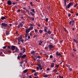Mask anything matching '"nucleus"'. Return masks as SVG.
<instances>
[{
	"label": "nucleus",
	"mask_w": 78,
	"mask_h": 78,
	"mask_svg": "<svg viewBox=\"0 0 78 78\" xmlns=\"http://www.w3.org/2000/svg\"><path fill=\"white\" fill-rule=\"evenodd\" d=\"M3 48L4 49H5V48H6V46H4V47H3Z\"/></svg>",
	"instance_id": "47"
},
{
	"label": "nucleus",
	"mask_w": 78,
	"mask_h": 78,
	"mask_svg": "<svg viewBox=\"0 0 78 78\" xmlns=\"http://www.w3.org/2000/svg\"><path fill=\"white\" fill-rule=\"evenodd\" d=\"M26 56H27V55H24L23 56H22L21 57V58H26Z\"/></svg>",
	"instance_id": "8"
},
{
	"label": "nucleus",
	"mask_w": 78,
	"mask_h": 78,
	"mask_svg": "<svg viewBox=\"0 0 78 78\" xmlns=\"http://www.w3.org/2000/svg\"><path fill=\"white\" fill-rule=\"evenodd\" d=\"M32 20H34V18H32Z\"/></svg>",
	"instance_id": "62"
},
{
	"label": "nucleus",
	"mask_w": 78,
	"mask_h": 78,
	"mask_svg": "<svg viewBox=\"0 0 78 78\" xmlns=\"http://www.w3.org/2000/svg\"><path fill=\"white\" fill-rule=\"evenodd\" d=\"M28 71V70L27 69H26L24 70V71L23 72V73H27Z\"/></svg>",
	"instance_id": "10"
},
{
	"label": "nucleus",
	"mask_w": 78,
	"mask_h": 78,
	"mask_svg": "<svg viewBox=\"0 0 78 78\" xmlns=\"http://www.w3.org/2000/svg\"><path fill=\"white\" fill-rule=\"evenodd\" d=\"M26 11L28 13H29V12H29V11L28 10L26 9Z\"/></svg>",
	"instance_id": "42"
},
{
	"label": "nucleus",
	"mask_w": 78,
	"mask_h": 78,
	"mask_svg": "<svg viewBox=\"0 0 78 78\" xmlns=\"http://www.w3.org/2000/svg\"><path fill=\"white\" fill-rule=\"evenodd\" d=\"M39 69H40V70H42V68L41 67V65H40L39 66Z\"/></svg>",
	"instance_id": "18"
},
{
	"label": "nucleus",
	"mask_w": 78,
	"mask_h": 78,
	"mask_svg": "<svg viewBox=\"0 0 78 78\" xmlns=\"http://www.w3.org/2000/svg\"><path fill=\"white\" fill-rule=\"evenodd\" d=\"M22 23H25V22L24 21H22L21 22Z\"/></svg>",
	"instance_id": "52"
},
{
	"label": "nucleus",
	"mask_w": 78,
	"mask_h": 78,
	"mask_svg": "<svg viewBox=\"0 0 78 78\" xmlns=\"http://www.w3.org/2000/svg\"><path fill=\"white\" fill-rule=\"evenodd\" d=\"M34 30L35 33H37V30L34 29Z\"/></svg>",
	"instance_id": "36"
},
{
	"label": "nucleus",
	"mask_w": 78,
	"mask_h": 78,
	"mask_svg": "<svg viewBox=\"0 0 78 78\" xmlns=\"http://www.w3.org/2000/svg\"><path fill=\"white\" fill-rule=\"evenodd\" d=\"M71 13H72V14H73V12L72 11H70Z\"/></svg>",
	"instance_id": "49"
},
{
	"label": "nucleus",
	"mask_w": 78,
	"mask_h": 78,
	"mask_svg": "<svg viewBox=\"0 0 78 78\" xmlns=\"http://www.w3.org/2000/svg\"><path fill=\"white\" fill-rule=\"evenodd\" d=\"M23 62L22 61V62H20V64H22V63H23Z\"/></svg>",
	"instance_id": "38"
},
{
	"label": "nucleus",
	"mask_w": 78,
	"mask_h": 78,
	"mask_svg": "<svg viewBox=\"0 0 78 78\" xmlns=\"http://www.w3.org/2000/svg\"><path fill=\"white\" fill-rule=\"evenodd\" d=\"M31 14V16H34V14H33V13L32 12H30Z\"/></svg>",
	"instance_id": "23"
},
{
	"label": "nucleus",
	"mask_w": 78,
	"mask_h": 78,
	"mask_svg": "<svg viewBox=\"0 0 78 78\" xmlns=\"http://www.w3.org/2000/svg\"><path fill=\"white\" fill-rule=\"evenodd\" d=\"M32 71L33 72H36V71L34 69H33L32 70Z\"/></svg>",
	"instance_id": "44"
},
{
	"label": "nucleus",
	"mask_w": 78,
	"mask_h": 78,
	"mask_svg": "<svg viewBox=\"0 0 78 78\" xmlns=\"http://www.w3.org/2000/svg\"><path fill=\"white\" fill-rule=\"evenodd\" d=\"M56 55H58V52H56Z\"/></svg>",
	"instance_id": "54"
},
{
	"label": "nucleus",
	"mask_w": 78,
	"mask_h": 78,
	"mask_svg": "<svg viewBox=\"0 0 78 78\" xmlns=\"http://www.w3.org/2000/svg\"><path fill=\"white\" fill-rule=\"evenodd\" d=\"M44 31L45 32H47V30H48V28H47V27L44 26Z\"/></svg>",
	"instance_id": "6"
},
{
	"label": "nucleus",
	"mask_w": 78,
	"mask_h": 78,
	"mask_svg": "<svg viewBox=\"0 0 78 78\" xmlns=\"http://www.w3.org/2000/svg\"><path fill=\"white\" fill-rule=\"evenodd\" d=\"M6 35H8V34H9V32H7V31H6Z\"/></svg>",
	"instance_id": "20"
},
{
	"label": "nucleus",
	"mask_w": 78,
	"mask_h": 78,
	"mask_svg": "<svg viewBox=\"0 0 78 78\" xmlns=\"http://www.w3.org/2000/svg\"><path fill=\"white\" fill-rule=\"evenodd\" d=\"M29 29H30V30H31L32 29H33V27H31L30 28H29Z\"/></svg>",
	"instance_id": "25"
},
{
	"label": "nucleus",
	"mask_w": 78,
	"mask_h": 78,
	"mask_svg": "<svg viewBox=\"0 0 78 78\" xmlns=\"http://www.w3.org/2000/svg\"><path fill=\"white\" fill-rule=\"evenodd\" d=\"M72 21H70L69 24H70V25H71L72 24Z\"/></svg>",
	"instance_id": "33"
},
{
	"label": "nucleus",
	"mask_w": 78,
	"mask_h": 78,
	"mask_svg": "<svg viewBox=\"0 0 78 78\" xmlns=\"http://www.w3.org/2000/svg\"><path fill=\"white\" fill-rule=\"evenodd\" d=\"M37 75V73H35V74H34V76H36V75Z\"/></svg>",
	"instance_id": "35"
},
{
	"label": "nucleus",
	"mask_w": 78,
	"mask_h": 78,
	"mask_svg": "<svg viewBox=\"0 0 78 78\" xmlns=\"http://www.w3.org/2000/svg\"><path fill=\"white\" fill-rule=\"evenodd\" d=\"M73 41L74 42H75L76 43H78V41H76V40H75L74 39H73Z\"/></svg>",
	"instance_id": "14"
},
{
	"label": "nucleus",
	"mask_w": 78,
	"mask_h": 78,
	"mask_svg": "<svg viewBox=\"0 0 78 78\" xmlns=\"http://www.w3.org/2000/svg\"><path fill=\"white\" fill-rule=\"evenodd\" d=\"M21 41L23 43V42H24V40H22Z\"/></svg>",
	"instance_id": "37"
},
{
	"label": "nucleus",
	"mask_w": 78,
	"mask_h": 78,
	"mask_svg": "<svg viewBox=\"0 0 78 78\" xmlns=\"http://www.w3.org/2000/svg\"><path fill=\"white\" fill-rule=\"evenodd\" d=\"M21 57H19V56H18L17 57V59H19Z\"/></svg>",
	"instance_id": "28"
},
{
	"label": "nucleus",
	"mask_w": 78,
	"mask_h": 78,
	"mask_svg": "<svg viewBox=\"0 0 78 78\" xmlns=\"http://www.w3.org/2000/svg\"><path fill=\"white\" fill-rule=\"evenodd\" d=\"M7 3L8 4V5H11L12 4V3L11 2V1H8L7 2Z\"/></svg>",
	"instance_id": "3"
},
{
	"label": "nucleus",
	"mask_w": 78,
	"mask_h": 78,
	"mask_svg": "<svg viewBox=\"0 0 78 78\" xmlns=\"http://www.w3.org/2000/svg\"><path fill=\"white\" fill-rule=\"evenodd\" d=\"M51 67H54V63H52L51 65Z\"/></svg>",
	"instance_id": "13"
},
{
	"label": "nucleus",
	"mask_w": 78,
	"mask_h": 78,
	"mask_svg": "<svg viewBox=\"0 0 78 78\" xmlns=\"http://www.w3.org/2000/svg\"><path fill=\"white\" fill-rule=\"evenodd\" d=\"M20 9H19V10H18V11H17V12H20Z\"/></svg>",
	"instance_id": "48"
},
{
	"label": "nucleus",
	"mask_w": 78,
	"mask_h": 78,
	"mask_svg": "<svg viewBox=\"0 0 78 78\" xmlns=\"http://www.w3.org/2000/svg\"><path fill=\"white\" fill-rule=\"evenodd\" d=\"M43 76L44 78H47V77H48V75H47V74L44 75Z\"/></svg>",
	"instance_id": "12"
},
{
	"label": "nucleus",
	"mask_w": 78,
	"mask_h": 78,
	"mask_svg": "<svg viewBox=\"0 0 78 78\" xmlns=\"http://www.w3.org/2000/svg\"><path fill=\"white\" fill-rule=\"evenodd\" d=\"M48 18H46V21L47 22H48Z\"/></svg>",
	"instance_id": "29"
},
{
	"label": "nucleus",
	"mask_w": 78,
	"mask_h": 78,
	"mask_svg": "<svg viewBox=\"0 0 78 78\" xmlns=\"http://www.w3.org/2000/svg\"><path fill=\"white\" fill-rule=\"evenodd\" d=\"M20 27H23V24H22V23L20 24Z\"/></svg>",
	"instance_id": "27"
},
{
	"label": "nucleus",
	"mask_w": 78,
	"mask_h": 78,
	"mask_svg": "<svg viewBox=\"0 0 78 78\" xmlns=\"http://www.w3.org/2000/svg\"><path fill=\"white\" fill-rule=\"evenodd\" d=\"M39 69V67H37V69Z\"/></svg>",
	"instance_id": "58"
},
{
	"label": "nucleus",
	"mask_w": 78,
	"mask_h": 78,
	"mask_svg": "<svg viewBox=\"0 0 78 78\" xmlns=\"http://www.w3.org/2000/svg\"><path fill=\"white\" fill-rule=\"evenodd\" d=\"M56 67H57V68L59 67V65H56Z\"/></svg>",
	"instance_id": "56"
},
{
	"label": "nucleus",
	"mask_w": 78,
	"mask_h": 78,
	"mask_svg": "<svg viewBox=\"0 0 78 78\" xmlns=\"http://www.w3.org/2000/svg\"><path fill=\"white\" fill-rule=\"evenodd\" d=\"M25 48H23V53H25Z\"/></svg>",
	"instance_id": "17"
},
{
	"label": "nucleus",
	"mask_w": 78,
	"mask_h": 78,
	"mask_svg": "<svg viewBox=\"0 0 78 78\" xmlns=\"http://www.w3.org/2000/svg\"><path fill=\"white\" fill-rule=\"evenodd\" d=\"M29 78H32V77H31V76H29Z\"/></svg>",
	"instance_id": "64"
},
{
	"label": "nucleus",
	"mask_w": 78,
	"mask_h": 78,
	"mask_svg": "<svg viewBox=\"0 0 78 78\" xmlns=\"http://www.w3.org/2000/svg\"><path fill=\"white\" fill-rule=\"evenodd\" d=\"M30 30H31V29H28L26 30V32L27 33H29L30 32Z\"/></svg>",
	"instance_id": "7"
},
{
	"label": "nucleus",
	"mask_w": 78,
	"mask_h": 78,
	"mask_svg": "<svg viewBox=\"0 0 78 78\" xmlns=\"http://www.w3.org/2000/svg\"><path fill=\"white\" fill-rule=\"evenodd\" d=\"M53 48V46L52 45H49V48L50 50H51V48Z\"/></svg>",
	"instance_id": "9"
},
{
	"label": "nucleus",
	"mask_w": 78,
	"mask_h": 78,
	"mask_svg": "<svg viewBox=\"0 0 78 78\" xmlns=\"http://www.w3.org/2000/svg\"><path fill=\"white\" fill-rule=\"evenodd\" d=\"M71 20V21H72V23H74V22H75V21L73 20V19Z\"/></svg>",
	"instance_id": "32"
},
{
	"label": "nucleus",
	"mask_w": 78,
	"mask_h": 78,
	"mask_svg": "<svg viewBox=\"0 0 78 78\" xmlns=\"http://www.w3.org/2000/svg\"><path fill=\"white\" fill-rule=\"evenodd\" d=\"M30 25H31V26H34V24H30Z\"/></svg>",
	"instance_id": "40"
},
{
	"label": "nucleus",
	"mask_w": 78,
	"mask_h": 78,
	"mask_svg": "<svg viewBox=\"0 0 78 78\" xmlns=\"http://www.w3.org/2000/svg\"><path fill=\"white\" fill-rule=\"evenodd\" d=\"M18 28H20V25H19L18 26Z\"/></svg>",
	"instance_id": "55"
},
{
	"label": "nucleus",
	"mask_w": 78,
	"mask_h": 78,
	"mask_svg": "<svg viewBox=\"0 0 78 78\" xmlns=\"http://www.w3.org/2000/svg\"><path fill=\"white\" fill-rule=\"evenodd\" d=\"M42 44V43H40L38 44H39V45H41V44Z\"/></svg>",
	"instance_id": "46"
},
{
	"label": "nucleus",
	"mask_w": 78,
	"mask_h": 78,
	"mask_svg": "<svg viewBox=\"0 0 78 78\" xmlns=\"http://www.w3.org/2000/svg\"><path fill=\"white\" fill-rule=\"evenodd\" d=\"M59 78H63V77H61L60 76H59Z\"/></svg>",
	"instance_id": "57"
},
{
	"label": "nucleus",
	"mask_w": 78,
	"mask_h": 78,
	"mask_svg": "<svg viewBox=\"0 0 78 78\" xmlns=\"http://www.w3.org/2000/svg\"><path fill=\"white\" fill-rule=\"evenodd\" d=\"M20 55H21V56H22V55H23V54H22V53H20Z\"/></svg>",
	"instance_id": "39"
},
{
	"label": "nucleus",
	"mask_w": 78,
	"mask_h": 78,
	"mask_svg": "<svg viewBox=\"0 0 78 78\" xmlns=\"http://www.w3.org/2000/svg\"><path fill=\"white\" fill-rule=\"evenodd\" d=\"M38 37V35H35L34 36V37Z\"/></svg>",
	"instance_id": "26"
},
{
	"label": "nucleus",
	"mask_w": 78,
	"mask_h": 78,
	"mask_svg": "<svg viewBox=\"0 0 78 78\" xmlns=\"http://www.w3.org/2000/svg\"><path fill=\"white\" fill-rule=\"evenodd\" d=\"M19 49H18L17 48H16V50L15 51V52H19Z\"/></svg>",
	"instance_id": "11"
},
{
	"label": "nucleus",
	"mask_w": 78,
	"mask_h": 78,
	"mask_svg": "<svg viewBox=\"0 0 78 78\" xmlns=\"http://www.w3.org/2000/svg\"><path fill=\"white\" fill-rule=\"evenodd\" d=\"M21 39H22V36H20L18 39V41L19 42L21 41Z\"/></svg>",
	"instance_id": "5"
},
{
	"label": "nucleus",
	"mask_w": 78,
	"mask_h": 78,
	"mask_svg": "<svg viewBox=\"0 0 78 78\" xmlns=\"http://www.w3.org/2000/svg\"><path fill=\"white\" fill-rule=\"evenodd\" d=\"M40 33H42V30H40L39 31Z\"/></svg>",
	"instance_id": "24"
},
{
	"label": "nucleus",
	"mask_w": 78,
	"mask_h": 78,
	"mask_svg": "<svg viewBox=\"0 0 78 78\" xmlns=\"http://www.w3.org/2000/svg\"><path fill=\"white\" fill-rule=\"evenodd\" d=\"M31 11H32L34 13H35V11H34V9H33L32 10H31Z\"/></svg>",
	"instance_id": "19"
},
{
	"label": "nucleus",
	"mask_w": 78,
	"mask_h": 78,
	"mask_svg": "<svg viewBox=\"0 0 78 78\" xmlns=\"http://www.w3.org/2000/svg\"><path fill=\"white\" fill-rule=\"evenodd\" d=\"M48 33V34H51V32L50 31H48V32H47Z\"/></svg>",
	"instance_id": "22"
},
{
	"label": "nucleus",
	"mask_w": 78,
	"mask_h": 78,
	"mask_svg": "<svg viewBox=\"0 0 78 78\" xmlns=\"http://www.w3.org/2000/svg\"><path fill=\"white\" fill-rule=\"evenodd\" d=\"M78 5V4H76V5H75L74 6V7L75 8H76V6H77Z\"/></svg>",
	"instance_id": "30"
},
{
	"label": "nucleus",
	"mask_w": 78,
	"mask_h": 78,
	"mask_svg": "<svg viewBox=\"0 0 78 78\" xmlns=\"http://www.w3.org/2000/svg\"><path fill=\"white\" fill-rule=\"evenodd\" d=\"M71 15V14H68L69 17H70V16Z\"/></svg>",
	"instance_id": "50"
},
{
	"label": "nucleus",
	"mask_w": 78,
	"mask_h": 78,
	"mask_svg": "<svg viewBox=\"0 0 78 78\" xmlns=\"http://www.w3.org/2000/svg\"><path fill=\"white\" fill-rule=\"evenodd\" d=\"M28 9H30V6H28Z\"/></svg>",
	"instance_id": "61"
},
{
	"label": "nucleus",
	"mask_w": 78,
	"mask_h": 78,
	"mask_svg": "<svg viewBox=\"0 0 78 78\" xmlns=\"http://www.w3.org/2000/svg\"><path fill=\"white\" fill-rule=\"evenodd\" d=\"M61 54L59 53L58 54V56H60V55H61Z\"/></svg>",
	"instance_id": "63"
},
{
	"label": "nucleus",
	"mask_w": 78,
	"mask_h": 78,
	"mask_svg": "<svg viewBox=\"0 0 78 78\" xmlns=\"http://www.w3.org/2000/svg\"><path fill=\"white\" fill-rule=\"evenodd\" d=\"M5 19V18L4 16H2L1 17V19L2 20H4V19Z\"/></svg>",
	"instance_id": "15"
},
{
	"label": "nucleus",
	"mask_w": 78,
	"mask_h": 78,
	"mask_svg": "<svg viewBox=\"0 0 78 78\" xmlns=\"http://www.w3.org/2000/svg\"><path fill=\"white\" fill-rule=\"evenodd\" d=\"M30 5H31V6H33V2H30Z\"/></svg>",
	"instance_id": "43"
},
{
	"label": "nucleus",
	"mask_w": 78,
	"mask_h": 78,
	"mask_svg": "<svg viewBox=\"0 0 78 78\" xmlns=\"http://www.w3.org/2000/svg\"><path fill=\"white\" fill-rule=\"evenodd\" d=\"M31 54H33V55H34V54H35V53H34V51H32L31 52Z\"/></svg>",
	"instance_id": "16"
},
{
	"label": "nucleus",
	"mask_w": 78,
	"mask_h": 78,
	"mask_svg": "<svg viewBox=\"0 0 78 78\" xmlns=\"http://www.w3.org/2000/svg\"><path fill=\"white\" fill-rule=\"evenodd\" d=\"M73 4V3H70L66 7V9H67V8H69L71 6H72Z\"/></svg>",
	"instance_id": "1"
},
{
	"label": "nucleus",
	"mask_w": 78,
	"mask_h": 78,
	"mask_svg": "<svg viewBox=\"0 0 78 78\" xmlns=\"http://www.w3.org/2000/svg\"><path fill=\"white\" fill-rule=\"evenodd\" d=\"M1 25H2V27H6L8 26V24L5 23H2L1 24Z\"/></svg>",
	"instance_id": "2"
},
{
	"label": "nucleus",
	"mask_w": 78,
	"mask_h": 78,
	"mask_svg": "<svg viewBox=\"0 0 78 78\" xmlns=\"http://www.w3.org/2000/svg\"><path fill=\"white\" fill-rule=\"evenodd\" d=\"M64 29L65 30V31H67V30H66V28H64Z\"/></svg>",
	"instance_id": "53"
},
{
	"label": "nucleus",
	"mask_w": 78,
	"mask_h": 78,
	"mask_svg": "<svg viewBox=\"0 0 78 78\" xmlns=\"http://www.w3.org/2000/svg\"><path fill=\"white\" fill-rule=\"evenodd\" d=\"M64 4H65V6H66V0H64Z\"/></svg>",
	"instance_id": "21"
},
{
	"label": "nucleus",
	"mask_w": 78,
	"mask_h": 78,
	"mask_svg": "<svg viewBox=\"0 0 78 78\" xmlns=\"http://www.w3.org/2000/svg\"><path fill=\"white\" fill-rule=\"evenodd\" d=\"M53 58V56L52 55H51L50 56V58Z\"/></svg>",
	"instance_id": "41"
},
{
	"label": "nucleus",
	"mask_w": 78,
	"mask_h": 78,
	"mask_svg": "<svg viewBox=\"0 0 78 78\" xmlns=\"http://www.w3.org/2000/svg\"><path fill=\"white\" fill-rule=\"evenodd\" d=\"M40 43H41V44H42V41H40Z\"/></svg>",
	"instance_id": "59"
},
{
	"label": "nucleus",
	"mask_w": 78,
	"mask_h": 78,
	"mask_svg": "<svg viewBox=\"0 0 78 78\" xmlns=\"http://www.w3.org/2000/svg\"><path fill=\"white\" fill-rule=\"evenodd\" d=\"M15 48H16V47L14 46H11V49L12 51L14 50Z\"/></svg>",
	"instance_id": "4"
},
{
	"label": "nucleus",
	"mask_w": 78,
	"mask_h": 78,
	"mask_svg": "<svg viewBox=\"0 0 78 78\" xmlns=\"http://www.w3.org/2000/svg\"><path fill=\"white\" fill-rule=\"evenodd\" d=\"M56 60H54V61H53V62H56Z\"/></svg>",
	"instance_id": "45"
},
{
	"label": "nucleus",
	"mask_w": 78,
	"mask_h": 78,
	"mask_svg": "<svg viewBox=\"0 0 78 78\" xmlns=\"http://www.w3.org/2000/svg\"><path fill=\"white\" fill-rule=\"evenodd\" d=\"M69 70L70 71H71V70H72V68H70V66H69Z\"/></svg>",
	"instance_id": "31"
},
{
	"label": "nucleus",
	"mask_w": 78,
	"mask_h": 78,
	"mask_svg": "<svg viewBox=\"0 0 78 78\" xmlns=\"http://www.w3.org/2000/svg\"><path fill=\"white\" fill-rule=\"evenodd\" d=\"M27 36H28V34H26L25 35V37H27Z\"/></svg>",
	"instance_id": "34"
},
{
	"label": "nucleus",
	"mask_w": 78,
	"mask_h": 78,
	"mask_svg": "<svg viewBox=\"0 0 78 78\" xmlns=\"http://www.w3.org/2000/svg\"><path fill=\"white\" fill-rule=\"evenodd\" d=\"M28 38H29V39H30V36H28V37H27Z\"/></svg>",
	"instance_id": "51"
},
{
	"label": "nucleus",
	"mask_w": 78,
	"mask_h": 78,
	"mask_svg": "<svg viewBox=\"0 0 78 78\" xmlns=\"http://www.w3.org/2000/svg\"><path fill=\"white\" fill-rule=\"evenodd\" d=\"M41 65H39V64H37V66H38L39 67Z\"/></svg>",
	"instance_id": "60"
}]
</instances>
